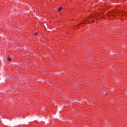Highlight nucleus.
<instances>
[{
  "label": "nucleus",
  "mask_w": 127,
  "mask_h": 127,
  "mask_svg": "<svg viewBox=\"0 0 127 127\" xmlns=\"http://www.w3.org/2000/svg\"><path fill=\"white\" fill-rule=\"evenodd\" d=\"M7 61H8L9 62H11V61H12V59L10 58H7Z\"/></svg>",
  "instance_id": "1"
},
{
  "label": "nucleus",
  "mask_w": 127,
  "mask_h": 127,
  "mask_svg": "<svg viewBox=\"0 0 127 127\" xmlns=\"http://www.w3.org/2000/svg\"><path fill=\"white\" fill-rule=\"evenodd\" d=\"M110 55L111 56H113V55H114L115 54H114V53L112 51H111L110 52Z\"/></svg>",
  "instance_id": "2"
},
{
  "label": "nucleus",
  "mask_w": 127,
  "mask_h": 127,
  "mask_svg": "<svg viewBox=\"0 0 127 127\" xmlns=\"http://www.w3.org/2000/svg\"><path fill=\"white\" fill-rule=\"evenodd\" d=\"M61 9H63V7H61L60 8H59L58 9V11H61Z\"/></svg>",
  "instance_id": "3"
},
{
  "label": "nucleus",
  "mask_w": 127,
  "mask_h": 127,
  "mask_svg": "<svg viewBox=\"0 0 127 127\" xmlns=\"http://www.w3.org/2000/svg\"><path fill=\"white\" fill-rule=\"evenodd\" d=\"M38 34V32H36V33L34 34L35 35H37Z\"/></svg>",
  "instance_id": "4"
},
{
  "label": "nucleus",
  "mask_w": 127,
  "mask_h": 127,
  "mask_svg": "<svg viewBox=\"0 0 127 127\" xmlns=\"http://www.w3.org/2000/svg\"><path fill=\"white\" fill-rule=\"evenodd\" d=\"M110 15H113V16H115V15H114L113 14H110L108 15V16H110Z\"/></svg>",
  "instance_id": "5"
},
{
  "label": "nucleus",
  "mask_w": 127,
  "mask_h": 127,
  "mask_svg": "<svg viewBox=\"0 0 127 127\" xmlns=\"http://www.w3.org/2000/svg\"><path fill=\"white\" fill-rule=\"evenodd\" d=\"M107 94H108V92H104V95H107Z\"/></svg>",
  "instance_id": "6"
},
{
  "label": "nucleus",
  "mask_w": 127,
  "mask_h": 127,
  "mask_svg": "<svg viewBox=\"0 0 127 127\" xmlns=\"http://www.w3.org/2000/svg\"><path fill=\"white\" fill-rule=\"evenodd\" d=\"M123 48H126V46H125V45H124L123 46Z\"/></svg>",
  "instance_id": "7"
},
{
  "label": "nucleus",
  "mask_w": 127,
  "mask_h": 127,
  "mask_svg": "<svg viewBox=\"0 0 127 127\" xmlns=\"http://www.w3.org/2000/svg\"><path fill=\"white\" fill-rule=\"evenodd\" d=\"M44 110H45V108H42V111H44Z\"/></svg>",
  "instance_id": "8"
},
{
  "label": "nucleus",
  "mask_w": 127,
  "mask_h": 127,
  "mask_svg": "<svg viewBox=\"0 0 127 127\" xmlns=\"http://www.w3.org/2000/svg\"><path fill=\"white\" fill-rule=\"evenodd\" d=\"M77 26V28H79V27H78V26Z\"/></svg>",
  "instance_id": "9"
}]
</instances>
